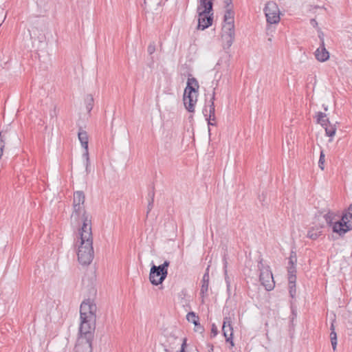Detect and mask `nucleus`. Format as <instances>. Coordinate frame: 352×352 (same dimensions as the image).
<instances>
[{
  "mask_svg": "<svg viewBox=\"0 0 352 352\" xmlns=\"http://www.w3.org/2000/svg\"><path fill=\"white\" fill-rule=\"evenodd\" d=\"M148 195L149 197V200H148V206H147V214L151 212V210H152V208H153L155 194L153 192L151 191L148 193Z\"/></svg>",
  "mask_w": 352,
  "mask_h": 352,
  "instance_id": "nucleus-22",
  "label": "nucleus"
},
{
  "mask_svg": "<svg viewBox=\"0 0 352 352\" xmlns=\"http://www.w3.org/2000/svg\"><path fill=\"white\" fill-rule=\"evenodd\" d=\"M92 339L78 338L74 348V352H91Z\"/></svg>",
  "mask_w": 352,
  "mask_h": 352,
  "instance_id": "nucleus-12",
  "label": "nucleus"
},
{
  "mask_svg": "<svg viewBox=\"0 0 352 352\" xmlns=\"http://www.w3.org/2000/svg\"><path fill=\"white\" fill-rule=\"evenodd\" d=\"M223 3L225 5L226 12H228L229 10H230L233 16H234V13L232 9V0H223Z\"/></svg>",
  "mask_w": 352,
  "mask_h": 352,
  "instance_id": "nucleus-26",
  "label": "nucleus"
},
{
  "mask_svg": "<svg viewBox=\"0 0 352 352\" xmlns=\"http://www.w3.org/2000/svg\"><path fill=\"white\" fill-rule=\"evenodd\" d=\"M311 24L313 25V26H316L318 23L316 22V21L315 19H311Z\"/></svg>",
  "mask_w": 352,
  "mask_h": 352,
  "instance_id": "nucleus-37",
  "label": "nucleus"
},
{
  "mask_svg": "<svg viewBox=\"0 0 352 352\" xmlns=\"http://www.w3.org/2000/svg\"><path fill=\"white\" fill-rule=\"evenodd\" d=\"M186 319L188 322L193 323L195 325H197L199 322V317L196 316L194 312H189L186 316Z\"/></svg>",
  "mask_w": 352,
  "mask_h": 352,
  "instance_id": "nucleus-21",
  "label": "nucleus"
},
{
  "mask_svg": "<svg viewBox=\"0 0 352 352\" xmlns=\"http://www.w3.org/2000/svg\"><path fill=\"white\" fill-rule=\"evenodd\" d=\"M92 244L80 243L78 248V260L82 265H89L93 261L94 252Z\"/></svg>",
  "mask_w": 352,
  "mask_h": 352,
  "instance_id": "nucleus-7",
  "label": "nucleus"
},
{
  "mask_svg": "<svg viewBox=\"0 0 352 352\" xmlns=\"http://www.w3.org/2000/svg\"><path fill=\"white\" fill-rule=\"evenodd\" d=\"M322 234V232L318 229L311 228L308 231L307 236L311 240H317Z\"/></svg>",
  "mask_w": 352,
  "mask_h": 352,
  "instance_id": "nucleus-18",
  "label": "nucleus"
},
{
  "mask_svg": "<svg viewBox=\"0 0 352 352\" xmlns=\"http://www.w3.org/2000/svg\"><path fill=\"white\" fill-rule=\"evenodd\" d=\"M330 339L333 351H336L337 346V334L336 331H331Z\"/></svg>",
  "mask_w": 352,
  "mask_h": 352,
  "instance_id": "nucleus-24",
  "label": "nucleus"
},
{
  "mask_svg": "<svg viewBox=\"0 0 352 352\" xmlns=\"http://www.w3.org/2000/svg\"><path fill=\"white\" fill-rule=\"evenodd\" d=\"M86 108L89 112L93 108L94 98L91 95L87 96L85 98Z\"/></svg>",
  "mask_w": 352,
  "mask_h": 352,
  "instance_id": "nucleus-23",
  "label": "nucleus"
},
{
  "mask_svg": "<svg viewBox=\"0 0 352 352\" xmlns=\"http://www.w3.org/2000/svg\"><path fill=\"white\" fill-rule=\"evenodd\" d=\"M195 331H197V332H199L200 333H203L204 331V328L202 326H201V324H199V322H198L197 325H195Z\"/></svg>",
  "mask_w": 352,
  "mask_h": 352,
  "instance_id": "nucleus-33",
  "label": "nucleus"
},
{
  "mask_svg": "<svg viewBox=\"0 0 352 352\" xmlns=\"http://www.w3.org/2000/svg\"><path fill=\"white\" fill-rule=\"evenodd\" d=\"M260 272V281L266 290L271 291L274 287V281L272 272L268 266L265 267L262 261L258 265Z\"/></svg>",
  "mask_w": 352,
  "mask_h": 352,
  "instance_id": "nucleus-8",
  "label": "nucleus"
},
{
  "mask_svg": "<svg viewBox=\"0 0 352 352\" xmlns=\"http://www.w3.org/2000/svg\"><path fill=\"white\" fill-rule=\"evenodd\" d=\"M78 140L81 144L82 148H84L85 151L82 154V157L85 160V167L86 171L88 173L89 171V168L90 166V162L89 157V151H88V141L89 138L86 131L83 130H80L78 133Z\"/></svg>",
  "mask_w": 352,
  "mask_h": 352,
  "instance_id": "nucleus-10",
  "label": "nucleus"
},
{
  "mask_svg": "<svg viewBox=\"0 0 352 352\" xmlns=\"http://www.w3.org/2000/svg\"><path fill=\"white\" fill-rule=\"evenodd\" d=\"M149 54H153L155 51V45L154 43H150L147 49Z\"/></svg>",
  "mask_w": 352,
  "mask_h": 352,
  "instance_id": "nucleus-30",
  "label": "nucleus"
},
{
  "mask_svg": "<svg viewBox=\"0 0 352 352\" xmlns=\"http://www.w3.org/2000/svg\"><path fill=\"white\" fill-rule=\"evenodd\" d=\"M264 11L268 23L276 24L280 21V10L275 2L267 3Z\"/></svg>",
  "mask_w": 352,
  "mask_h": 352,
  "instance_id": "nucleus-9",
  "label": "nucleus"
},
{
  "mask_svg": "<svg viewBox=\"0 0 352 352\" xmlns=\"http://www.w3.org/2000/svg\"><path fill=\"white\" fill-rule=\"evenodd\" d=\"M352 230V204L343 212L340 220L336 221L333 226V232L340 236Z\"/></svg>",
  "mask_w": 352,
  "mask_h": 352,
  "instance_id": "nucleus-5",
  "label": "nucleus"
},
{
  "mask_svg": "<svg viewBox=\"0 0 352 352\" xmlns=\"http://www.w3.org/2000/svg\"><path fill=\"white\" fill-rule=\"evenodd\" d=\"M211 333L212 334V336L214 337L216 336L217 335V333H218L217 327L215 326L214 324H213L212 326Z\"/></svg>",
  "mask_w": 352,
  "mask_h": 352,
  "instance_id": "nucleus-34",
  "label": "nucleus"
},
{
  "mask_svg": "<svg viewBox=\"0 0 352 352\" xmlns=\"http://www.w3.org/2000/svg\"><path fill=\"white\" fill-rule=\"evenodd\" d=\"M197 11L198 14L212 13V0H199Z\"/></svg>",
  "mask_w": 352,
  "mask_h": 352,
  "instance_id": "nucleus-15",
  "label": "nucleus"
},
{
  "mask_svg": "<svg viewBox=\"0 0 352 352\" xmlns=\"http://www.w3.org/2000/svg\"><path fill=\"white\" fill-rule=\"evenodd\" d=\"M235 37L234 16L229 10L223 16V24L221 29V38L224 48H230Z\"/></svg>",
  "mask_w": 352,
  "mask_h": 352,
  "instance_id": "nucleus-4",
  "label": "nucleus"
},
{
  "mask_svg": "<svg viewBox=\"0 0 352 352\" xmlns=\"http://www.w3.org/2000/svg\"><path fill=\"white\" fill-rule=\"evenodd\" d=\"M168 265L169 262L167 261L159 266L153 265L149 274V280L153 285H158L164 281L168 274Z\"/></svg>",
  "mask_w": 352,
  "mask_h": 352,
  "instance_id": "nucleus-6",
  "label": "nucleus"
},
{
  "mask_svg": "<svg viewBox=\"0 0 352 352\" xmlns=\"http://www.w3.org/2000/svg\"><path fill=\"white\" fill-rule=\"evenodd\" d=\"M324 162H325V155L324 153V151H321L320 153L319 161H318V166L322 170L324 169Z\"/></svg>",
  "mask_w": 352,
  "mask_h": 352,
  "instance_id": "nucleus-27",
  "label": "nucleus"
},
{
  "mask_svg": "<svg viewBox=\"0 0 352 352\" xmlns=\"http://www.w3.org/2000/svg\"><path fill=\"white\" fill-rule=\"evenodd\" d=\"M335 320H336V316H335V315H333V319H332V322H331V327H330L331 331H332V332H333V331H336V330H335V326H334V324H333V323H334V322H335Z\"/></svg>",
  "mask_w": 352,
  "mask_h": 352,
  "instance_id": "nucleus-35",
  "label": "nucleus"
},
{
  "mask_svg": "<svg viewBox=\"0 0 352 352\" xmlns=\"http://www.w3.org/2000/svg\"><path fill=\"white\" fill-rule=\"evenodd\" d=\"M324 218L325 219V221L327 222V223L328 225H329L330 226H333V224L336 223V222H333V213L331 212H328L327 214H325L324 215Z\"/></svg>",
  "mask_w": 352,
  "mask_h": 352,
  "instance_id": "nucleus-25",
  "label": "nucleus"
},
{
  "mask_svg": "<svg viewBox=\"0 0 352 352\" xmlns=\"http://www.w3.org/2000/svg\"><path fill=\"white\" fill-rule=\"evenodd\" d=\"M288 280H289V285H292L293 286H295L296 281V275L288 276Z\"/></svg>",
  "mask_w": 352,
  "mask_h": 352,
  "instance_id": "nucleus-31",
  "label": "nucleus"
},
{
  "mask_svg": "<svg viewBox=\"0 0 352 352\" xmlns=\"http://www.w3.org/2000/svg\"><path fill=\"white\" fill-rule=\"evenodd\" d=\"M289 294L292 298H294L296 293V285H289Z\"/></svg>",
  "mask_w": 352,
  "mask_h": 352,
  "instance_id": "nucleus-32",
  "label": "nucleus"
},
{
  "mask_svg": "<svg viewBox=\"0 0 352 352\" xmlns=\"http://www.w3.org/2000/svg\"><path fill=\"white\" fill-rule=\"evenodd\" d=\"M208 120V125H214L215 123L213 122L214 120H210L209 118H206Z\"/></svg>",
  "mask_w": 352,
  "mask_h": 352,
  "instance_id": "nucleus-36",
  "label": "nucleus"
},
{
  "mask_svg": "<svg viewBox=\"0 0 352 352\" xmlns=\"http://www.w3.org/2000/svg\"><path fill=\"white\" fill-rule=\"evenodd\" d=\"M226 283H227V285H228V287H230V283L228 280L227 278H226Z\"/></svg>",
  "mask_w": 352,
  "mask_h": 352,
  "instance_id": "nucleus-38",
  "label": "nucleus"
},
{
  "mask_svg": "<svg viewBox=\"0 0 352 352\" xmlns=\"http://www.w3.org/2000/svg\"><path fill=\"white\" fill-rule=\"evenodd\" d=\"M209 283V274L208 272L204 274L202 278V285L201 289V293L204 294L208 292Z\"/></svg>",
  "mask_w": 352,
  "mask_h": 352,
  "instance_id": "nucleus-17",
  "label": "nucleus"
},
{
  "mask_svg": "<svg viewBox=\"0 0 352 352\" xmlns=\"http://www.w3.org/2000/svg\"><path fill=\"white\" fill-rule=\"evenodd\" d=\"M329 122L326 123V125L323 126L325 129V132L327 136L333 137L336 134V125L328 124Z\"/></svg>",
  "mask_w": 352,
  "mask_h": 352,
  "instance_id": "nucleus-19",
  "label": "nucleus"
},
{
  "mask_svg": "<svg viewBox=\"0 0 352 352\" xmlns=\"http://www.w3.org/2000/svg\"><path fill=\"white\" fill-rule=\"evenodd\" d=\"M315 56L320 62H324L329 58V53L324 47V39H322L320 47L316 50Z\"/></svg>",
  "mask_w": 352,
  "mask_h": 352,
  "instance_id": "nucleus-14",
  "label": "nucleus"
},
{
  "mask_svg": "<svg viewBox=\"0 0 352 352\" xmlns=\"http://www.w3.org/2000/svg\"><path fill=\"white\" fill-rule=\"evenodd\" d=\"M297 262L296 254L294 251H292L289 256V265L296 264Z\"/></svg>",
  "mask_w": 352,
  "mask_h": 352,
  "instance_id": "nucleus-28",
  "label": "nucleus"
},
{
  "mask_svg": "<svg viewBox=\"0 0 352 352\" xmlns=\"http://www.w3.org/2000/svg\"><path fill=\"white\" fill-rule=\"evenodd\" d=\"M319 37H320L321 41H322V39H324L322 36H321V35H319Z\"/></svg>",
  "mask_w": 352,
  "mask_h": 352,
  "instance_id": "nucleus-39",
  "label": "nucleus"
},
{
  "mask_svg": "<svg viewBox=\"0 0 352 352\" xmlns=\"http://www.w3.org/2000/svg\"><path fill=\"white\" fill-rule=\"evenodd\" d=\"M199 88V83L195 78H188L187 85L184 92L183 101L186 110L189 112L195 111Z\"/></svg>",
  "mask_w": 352,
  "mask_h": 352,
  "instance_id": "nucleus-3",
  "label": "nucleus"
},
{
  "mask_svg": "<svg viewBox=\"0 0 352 352\" xmlns=\"http://www.w3.org/2000/svg\"><path fill=\"white\" fill-rule=\"evenodd\" d=\"M288 276L296 275V264L289 265L287 269Z\"/></svg>",
  "mask_w": 352,
  "mask_h": 352,
  "instance_id": "nucleus-29",
  "label": "nucleus"
},
{
  "mask_svg": "<svg viewBox=\"0 0 352 352\" xmlns=\"http://www.w3.org/2000/svg\"><path fill=\"white\" fill-rule=\"evenodd\" d=\"M213 13H205V14H198V25L197 28L199 30H204L210 26L212 23Z\"/></svg>",
  "mask_w": 352,
  "mask_h": 352,
  "instance_id": "nucleus-13",
  "label": "nucleus"
},
{
  "mask_svg": "<svg viewBox=\"0 0 352 352\" xmlns=\"http://www.w3.org/2000/svg\"><path fill=\"white\" fill-rule=\"evenodd\" d=\"M96 305L89 300L83 301L80 305V336L78 338L93 339L96 328Z\"/></svg>",
  "mask_w": 352,
  "mask_h": 352,
  "instance_id": "nucleus-2",
  "label": "nucleus"
},
{
  "mask_svg": "<svg viewBox=\"0 0 352 352\" xmlns=\"http://www.w3.org/2000/svg\"><path fill=\"white\" fill-rule=\"evenodd\" d=\"M317 122L322 126L326 125V123L329 122L327 115L322 112H318L317 113Z\"/></svg>",
  "mask_w": 352,
  "mask_h": 352,
  "instance_id": "nucleus-20",
  "label": "nucleus"
},
{
  "mask_svg": "<svg viewBox=\"0 0 352 352\" xmlns=\"http://www.w3.org/2000/svg\"><path fill=\"white\" fill-rule=\"evenodd\" d=\"M232 320L230 317H226L223 319V323L222 327V331L226 338V342H230L233 345L232 336H233V328L232 327Z\"/></svg>",
  "mask_w": 352,
  "mask_h": 352,
  "instance_id": "nucleus-11",
  "label": "nucleus"
},
{
  "mask_svg": "<svg viewBox=\"0 0 352 352\" xmlns=\"http://www.w3.org/2000/svg\"><path fill=\"white\" fill-rule=\"evenodd\" d=\"M85 202V195L82 191H76L74 193L70 222L74 226L82 222L78 232L80 242H92L91 217L86 211Z\"/></svg>",
  "mask_w": 352,
  "mask_h": 352,
  "instance_id": "nucleus-1",
  "label": "nucleus"
},
{
  "mask_svg": "<svg viewBox=\"0 0 352 352\" xmlns=\"http://www.w3.org/2000/svg\"><path fill=\"white\" fill-rule=\"evenodd\" d=\"M210 100H211L210 101L211 104H210V107H209L208 115V111L206 109L205 110L204 115L206 117H207V118H209L210 120H215V116H214L215 108H214V94H213Z\"/></svg>",
  "mask_w": 352,
  "mask_h": 352,
  "instance_id": "nucleus-16",
  "label": "nucleus"
}]
</instances>
